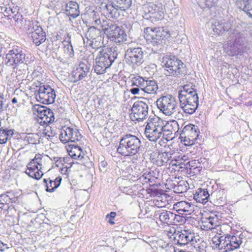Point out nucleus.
Masks as SVG:
<instances>
[{"instance_id": "a211bd4d", "label": "nucleus", "mask_w": 252, "mask_h": 252, "mask_svg": "<svg viewBox=\"0 0 252 252\" xmlns=\"http://www.w3.org/2000/svg\"><path fill=\"white\" fill-rule=\"evenodd\" d=\"M82 138L81 134L78 129L75 127L64 126L61 129L60 139L63 143L67 142H76Z\"/></svg>"}, {"instance_id": "3c124183", "label": "nucleus", "mask_w": 252, "mask_h": 252, "mask_svg": "<svg viewBox=\"0 0 252 252\" xmlns=\"http://www.w3.org/2000/svg\"><path fill=\"white\" fill-rule=\"evenodd\" d=\"M187 183H180L179 185L176 186L175 189L178 192H182L187 190Z\"/></svg>"}, {"instance_id": "f704fd0d", "label": "nucleus", "mask_w": 252, "mask_h": 252, "mask_svg": "<svg viewBox=\"0 0 252 252\" xmlns=\"http://www.w3.org/2000/svg\"><path fill=\"white\" fill-rule=\"evenodd\" d=\"M225 240L226 236H215L213 238V243L216 245V247L219 250L223 251L225 252Z\"/></svg>"}, {"instance_id": "6ab92c4d", "label": "nucleus", "mask_w": 252, "mask_h": 252, "mask_svg": "<svg viewBox=\"0 0 252 252\" xmlns=\"http://www.w3.org/2000/svg\"><path fill=\"white\" fill-rule=\"evenodd\" d=\"M26 32L31 35L33 42L37 46L40 45L46 40L45 32L37 23L29 22V27L26 30Z\"/></svg>"}, {"instance_id": "dca6fc26", "label": "nucleus", "mask_w": 252, "mask_h": 252, "mask_svg": "<svg viewBox=\"0 0 252 252\" xmlns=\"http://www.w3.org/2000/svg\"><path fill=\"white\" fill-rule=\"evenodd\" d=\"M131 110L130 117L132 121H143L148 117L149 107L145 102L142 101L135 102Z\"/></svg>"}, {"instance_id": "de8ad7c7", "label": "nucleus", "mask_w": 252, "mask_h": 252, "mask_svg": "<svg viewBox=\"0 0 252 252\" xmlns=\"http://www.w3.org/2000/svg\"><path fill=\"white\" fill-rule=\"evenodd\" d=\"M42 134L44 136L47 137V139H51L54 136L55 133L53 132L50 126H47L43 130Z\"/></svg>"}, {"instance_id": "f257e3e1", "label": "nucleus", "mask_w": 252, "mask_h": 252, "mask_svg": "<svg viewBox=\"0 0 252 252\" xmlns=\"http://www.w3.org/2000/svg\"><path fill=\"white\" fill-rule=\"evenodd\" d=\"M143 149L141 140L138 137L127 134L121 138L117 151L123 156H129L134 163L140 158L139 153L142 152Z\"/></svg>"}, {"instance_id": "052dcab7", "label": "nucleus", "mask_w": 252, "mask_h": 252, "mask_svg": "<svg viewBox=\"0 0 252 252\" xmlns=\"http://www.w3.org/2000/svg\"><path fill=\"white\" fill-rule=\"evenodd\" d=\"M181 219V216H180V217H179V218H175V220H177L178 221H179V220H179V219Z\"/></svg>"}, {"instance_id": "9d476101", "label": "nucleus", "mask_w": 252, "mask_h": 252, "mask_svg": "<svg viewBox=\"0 0 252 252\" xmlns=\"http://www.w3.org/2000/svg\"><path fill=\"white\" fill-rule=\"evenodd\" d=\"M229 32V39L225 45V49L229 55L234 56L239 52L243 42V35L235 29L231 30Z\"/></svg>"}, {"instance_id": "79ce46f5", "label": "nucleus", "mask_w": 252, "mask_h": 252, "mask_svg": "<svg viewBox=\"0 0 252 252\" xmlns=\"http://www.w3.org/2000/svg\"><path fill=\"white\" fill-rule=\"evenodd\" d=\"M152 15H150V18H153L157 20H160L163 18L164 10L161 6H158V8L154 9Z\"/></svg>"}, {"instance_id": "cd10ccee", "label": "nucleus", "mask_w": 252, "mask_h": 252, "mask_svg": "<svg viewBox=\"0 0 252 252\" xmlns=\"http://www.w3.org/2000/svg\"><path fill=\"white\" fill-rule=\"evenodd\" d=\"M40 116L37 119V122L40 125H48L49 124L53 122L55 120L54 113L52 110L49 108L46 109L42 114H40Z\"/></svg>"}, {"instance_id": "412c9836", "label": "nucleus", "mask_w": 252, "mask_h": 252, "mask_svg": "<svg viewBox=\"0 0 252 252\" xmlns=\"http://www.w3.org/2000/svg\"><path fill=\"white\" fill-rule=\"evenodd\" d=\"M154 217L159 220L162 223L173 224L176 223L175 218H179L180 215L166 210H158L155 212Z\"/></svg>"}, {"instance_id": "9b49d317", "label": "nucleus", "mask_w": 252, "mask_h": 252, "mask_svg": "<svg viewBox=\"0 0 252 252\" xmlns=\"http://www.w3.org/2000/svg\"><path fill=\"white\" fill-rule=\"evenodd\" d=\"M103 33L101 30L94 26L88 28L83 38L84 43L94 49H98L102 44Z\"/></svg>"}, {"instance_id": "5701e85b", "label": "nucleus", "mask_w": 252, "mask_h": 252, "mask_svg": "<svg viewBox=\"0 0 252 252\" xmlns=\"http://www.w3.org/2000/svg\"><path fill=\"white\" fill-rule=\"evenodd\" d=\"M225 236V252L239 248L242 243V238L240 236L227 234Z\"/></svg>"}, {"instance_id": "ea45409f", "label": "nucleus", "mask_w": 252, "mask_h": 252, "mask_svg": "<svg viewBox=\"0 0 252 252\" xmlns=\"http://www.w3.org/2000/svg\"><path fill=\"white\" fill-rule=\"evenodd\" d=\"M203 223L206 224V226L208 229H213L218 225V218L216 216L207 218H206V220L203 221Z\"/></svg>"}, {"instance_id": "e2e57ef3", "label": "nucleus", "mask_w": 252, "mask_h": 252, "mask_svg": "<svg viewBox=\"0 0 252 252\" xmlns=\"http://www.w3.org/2000/svg\"><path fill=\"white\" fill-rule=\"evenodd\" d=\"M11 12H12V13H13V12L12 11V9H11Z\"/></svg>"}, {"instance_id": "b1692460", "label": "nucleus", "mask_w": 252, "mask_h": 252, "mask_svg": "<svg viewBox=\"0 0 252 252\" xmlns=\"http://www.w3.org/2000/svg\"><path fill=\"white\" fill-rule=\"evenodd\" d=\"M89 71V68L84 63H80L75 70L72 72V76L74 79V82L83 80L87 76Z\"/></svg>"}, {"instance_id": "f03ea898", "label": "nucleus", "mask_w": 252, "mask_h": 252, "mask_svg": "<svg viewBox=\"0 0 252 252\" xmlns=\"http://www.w3.org/2000/svg\"><path fill=\"white\" fill-rule=\"evenodd\" d=\"M6 64L12 66L15 72H19V75L26 73L29 60L21 47H16L9 50L6 55Z\"/></svg>"}, {"instance_id": "aec40b11", "label": "nucleus", "mask_w": 252, "mask_h": 252, "mask_svg": "<svg viewBox=\"0 0 252 252\" xmlns=\"http://www.w3.org/2000/svg\"><path fill=\"white\" fill-rule=\"evenodd\" d=\"M180 106L183 112L187 114H193L198 106V97L189 99H179Z\"/></svg>"}, {"instance_id": "c756f323", "label": "nucleus", "mask_w": 252, "mask_h": 252, "mask_svg": "<svg viewBox=\"0 0 252 252\" xmlns=\"http://www.w3.org/2000/svg\"><path fill=\"white\" fill-rule=\"evenodd\" d=\"M209 197L207 189H198L194 194V199L198 202L204 204L206 203Z\"/></svg>"}, {"instance_id": "4d7b16f0", "label": "nucleus", "mask_w": 252, "mask_h": 252, "mask_svg": "<svg viewBox=\"0 0 252 252\" xmlns=\"http://www.w3.org/2000/svg\"><path fill=\"white\" fill-rule=\"evenodd\" d=\"M4 245L0 241V252H4Z\"/></svg>"}, {"instance_id": "ddd939ff", "label": "nucleus", "mask_w": 252, "mask_h": 252, "mask_svg": "<svg viewBox=\"0 0 252 252\" xmlns=\"http://www.w3.org/2000/svg\"><path fill=\"white\" fill-rule=\"evenodd\" d=\"M43 157L40 154H36L34 158L28 163L26 173L30 177L39 179L43 175Z\"/></svg>"}, {"instance_id": "f3484780", "label": "nucleus", "mask_w": 252, "mask_h": 252, "mask_svg": "<svg viewBox=\"0 0 252 252\" xmlns=\"http://www.w3.org/2000/svg\"><path fill=\"white\" fill-rule=\"evenodd\" d=\"M199 131L197 126L189 124L186 126L180 134V139L186 146L194 144L199 136Z\"/></svg>"}, {"instance_id": "c9c22d12", "label": "nucleus", "mask_w": 252, "mask_h": 252, "mask_svg": "<svg viewBox=\"0 0 252 252\" xmlns=\"http://www.w3.org/2000/svg\"><path fill=\"white\" fill-rule=\"evenodd\" d=\"M23 140L29 144L35 145L39 143V136L36 133H27L24 134Z\"/></svg>"}, {"instance_id": "603ef678", "label": "nucleus", "mask_w": 252, "mask_h": 252, "mask_svg": "<svg viewBox=\"0 0 252 252\" xmlns=\"http://www.w3.org/2000/svg\"><path fill=\"white\" fill-rule=\"evenodd\" d=\"M147 11H145L147 13H149L150 15H152L153 13V11H154V9H155L158 8V5L154 4H151L148 5L147 7Z\"/></svg>"}, {"instance_id": "c85d7f7f", "label": "nucleus", "mask_w": 252, "mask_h": 252, "mask_svg": "<svg viewBox=\"0 0 252 252\" xmlns=\"http://www.w3.org/2000/svg\"><path fill=\"white\" fill-rule=\"evenodd\" d=\"M236 5L252 18V0H237Z\"/></svg>"}, {"instance_id": "4be33fe9", "label": "nucleus", "mask_w": 252, "mask_h": 252, "mask_svg": "<svg viewBox=\"0 0 252 252\" xmlns=\"http://www.w3.org/2000/svg\"><path fill=\"white\" fill-rule=\"evenodd\" d=\"M195 86L192 84H188L184 85L179 92V99H189L191 98H198V94Z\"/></svg>"}, {"instance_id": "7ed1b4c3", "label": "nucleus", "mask_w": 252, "mask_h": 252, "mask_svg": "<svg viewBox=\"0 0 252 252\" xmlns=\"http://www.w3.org/2000/svg\"><path fill=\"white\" fill-rule=\"evenodd\" d=\"M118 55V48L115 46L107 48L99 52L95 58V63L94 65V71L97 74H102L105 72L117 58Z\"/></svg>"}, {"instance_id": "0e129e2a", "label": "nucleus", "mask_w": 252, "mask_h": 252, "mask_svg": "<svg viewBox=\"0 0 252 252\" xmlns=\"http://www.w3.org/2000/svg\"><path fill=\"white\" fill-rule=\"evenodd\" d=\"M189 166L190 165V162H189Z\"/></svg>"}, {"instance_id": "e433bc0d", "label": "nucleus", "mask_w": 252, "mask_h": 252, "mask_svg": "<svg viewBox=\"0 0 252 252\" xmlns=\"http://www.w3.org/2000/svg\"><path fill=\"white\" fill-rule=\"evenodd\" d=\"M13 134V130L12 129H0V144L5 143L8 138L12 136Z\"/></svg>"}, {"instance_id": "6e6552de", "label": "nucleus", "mask_w": 252, "mask_h": 252, "mask_svg": "<svg viewBox=\"0 0 252 252\" xmlns=\"http://www.w3.org/2000/svg\"><path fill=\"white\" fill-rule=\"evenodd\" d=\"M132 4V0H117V4L108 3L102 8L106 14L114 19L118 18L121 13L129 8Z\"/></svg>"}, {"instance_id": "bf43d9fd", "label": "nucleus", "mask_w": 252, "mask_h": 252, "mask_svg": "<svg viewBox=\"0 0 252 252\" xmlns=\"http://www.w3.org/2000/svg\"><path fill=\"white\" fill-rule=\"evenodd\" d=\"M182 159L183 160L185 161V160L187 159V158H186V157L185 156H183V157L182 158Z\"/></svg>"}, {"instance_id": "f8f14e48", "label": "nucleus", "mask_w": 252, "mask_h": 252, "mask_svg": "<svg viewBox=\"0 0 252 252\" xmlns=\"http://www.w3.org/2000/svg\"><path fill=\"white\" fill-rule=\"evenodd\" d=\"M126 63L132 67L140 65L144 62V52L140 47L128 48L125 52Z\"/></svg>"}, {"instance_id": "37998d69", "label": "nucleus", "mask_w": 252, "mask_h": 252, "mask_svg": "<svg viewBox=\"0 0 252 252\" xmlns=\"http://www.w3.org/2000/svg\"><path fill=\"white\" fill-rule=\"evenodd\" d=\"M47 108L39 104H35L32 106V112L34 115H37L38 118L40 116V114H42L43 112L46 110Z\"/></svg>"}, {"instance_id": "0eeeda50", "label": "nucleus", "mask_w": 252, "mask_h": 252, "mask_svg": "<svg viewBox=\"0 0 252 252\" xmlns=\"http://www.w3.org/2000/svg\"><path fill=\"white\" fill-rule=\"evenodd\" d=\"M156 103L159 111L166 116H172L178 110L176 99L171 95L161 96Z\"/></svg>"}, {"instance_id": "4468645a", "label": "nucleus", "mask_w": 252, "mask_h": 252, "mask_svg": "<svg viewBox=\"0 0 252 252\" xmlns=\"http://www.w3.org/2000/svg\"><path fill=\"white\" fill-rule=\"evenodd\" d=\"M174 243L179 246H185L189 243L197 242L199 240L198 235H195L193 230L190 229H184L178 233H174Z\"/></svg>"}, {"instance_id": "864d4df0", "label": "nucleus", "mask_w": 252, "mask_h": 252, "mask_svg": "<svg viewBox=\"0 0 252 252\" xmlns=\"http://www.w3.org/2000/svg\"><path fill=\"white\" fill-rule=\"evenodd\" d=\"M129 92L133 94H140V92L141 91L140 88L136 87L130 89Z\"/></svg>"}, {"instance_id": "5fc2aeb1", "label": "nucleus", "mask_w": 252, "mask_h": 252, "mask_svg": "<svg viewBox=\"0 0 252 252\" xmlns=\"http://www.w3.org/2000/svg\"><path fill=\"white\" fill-rule=\"evenodd\" d=\"M3 97L0 96V113L3 110Z\"/></svg>"}, {"instance_id": "2f4dec72", "label": "nucleus", "mask_w": 252, "mask_h": 252, "mask_svg": "<svg viewBox=\"0 0 252 252\" xmlns=\"http://www.w3.org/2000/svg\"><path fill=\"white\" fill-rule=\"evenodd\" d=\"M62 179L60 177L56 178L54 180L50 179H44V182L46 184V190L48 192H53L60 185Z\"/></svg>"}, {"instance_id": "c03bdc74", "label": "nucleus", "mask_w": 252, "mask_h": 252, "mask_svg": "<svg viewBox=\"0 0 252 252\" xmlns=\"http://www.w3.org/2000/svg\"><path fill=\"white\" fill-rule=\"evenodd\" d=\"M200 6L204 7H211L216 2L217 0H196Z\"/></svg>"}, {"instance_id": "39448f33", "label": "nucleus", "mask_w": 252, "mask_h": 252, "mask_svg": "<svg viewBox=\"0 0 252 252\" xmlns=\"http://www.w3.org/2000/svg\"><path fill=\"white\" fill-rule=\"evenodd\" d=\"M101 27L110 40L119 43L126 40V34L125 31L112 21L109 19L103 20Z\"/></svg>"}, {"instance_id": "1a4fd4ad", "label": "nucleus", "mask_w": 252, "mask_h": 252, "mask_svg": "<svg viewBox=\"0 0 252 252\" xmlns=\"http://www.w3.org/2000/svg\"><path fill=\"white\" fill-rule=\"evenodd\" d=\"M145 38L153 43V45H158L162 43L165 38L170 36L169 31L162 27L151 28L145 29Z\"/></svg>"}, {"instance_id": "6e6d98bb", "label": "nucleus", "mask_w": 252, "mask_h": 252, "mask_svg": "<svg viewBox=\"0 0 252 252\" xmlns=\"http://www.w3.org/2000/svg\"><path fill=\"white\" fill-rule=\"evenodd\" d=\"M165 140L163 138L160 139L158 142V144L161 146L165 147L166 144V142L165 141Z\"/></svg>"}, {"instance_id": "72a5a7b5", "label": "nucleus", "mask_w": 252, "mask_h": 252, "mask_svg": "<svg viewBox=\"0 0 252 252\" xmlns=\"http://www.w3.org/2000/svg\"><path fill=\"white\" fill-rule=\"evenodd\" d=\"M172 153L171 152H164L159 153L157 157V164L158 166H162L167 163L172 158Z\"/></svg>"}, {"instance_id": "49530a36", "label": "nucleus", "mask_w": 252, "mask_h": 252, "mask_svg": "<svg viewBox=\"0 0 252 252\" xmlns=\"http://www.w3.org/2000/svg\"><path fill=\"white\" fill-rule=\"evenodd\" d=\"M16 198H11L8 195L6 194H1L0 195V204L4 205L7 203L8 201L11 200V202H15Z\"/></svg>"}, {"instance_id": "13d9d810", "label": "nucleus", "mask_w": 252, "mask_h": 252, "mask_svg": "<svg viewBox=\"0 0 252 252\" xmlns=\"http://www.w3.org/2000/svg\"><path fill=\"white\" fill-rule=\"evenodd\" d=\"M11 101L13 103H15L17 102V99L16 98L14 97L12 99Z\"/></svg>"}, {"instance_id": "4c0bfd02", "label": "nucleus", "mask_w": 252, "mask_h": 252, "mask_svg": "<svg viewBox=\"0 0 252 252\" xmlns=\"http://www.w3.org/2000/svg\"><path fill=\"white\" fill-rule=\"evenodd\" d=\"M146 80L144 79L143 77L139 76H136L133 77L131 79V86L137 87L141 89L142 92L144 86H145V83Z\"/></svg>"}, {"instance_id": "473e14b6", "label": "nucleus", "mask_w": 252, "mask_h": 252, "mask_svg": "<svg viewBox=\"0 0 252 252\" xmlns=\"http://www.w3.org/2000/svg\"><path fill=\"white\" fill-rule=\"evenodd\" d=\"M174 208L178 209L177 211L180 214H183L184 212L189 214L192 211V206L189 203L186 201L177 202L175 204Z\"/></svg>"}, {"instance_id": "a19ab883", "label": "nucleus", "mask_w": 252, "mask_h": 252, "mask_svg": "<svg viewBox=\"0 0 252 252\" xmlns=\"http://www.w3.org/2000/svg\"><path fill=\"white\" fill-rule=\"evenodd\" d=\"M81 154V149L79 146H75L69 152V156L74 159H82L83 156Z\"/></svg>"}, {"instance_id": "a878e982", "label": "nucleus", "mask_w": 252, "mask_h": 252, "mask_svg": "<svg viewBox=\"0 0 252 252\" xmlns=\"http://www.w3.org/2000/svg\"><path fill=\"white\" fill-rule=\"evenodd\" d=\"M231 24L228 22L215 21L212 25L213 32L217 34H222L231 29Z\"/></svg>"}, {"instance_id": "20e7f679", "label": "nucleus", "mask_w": 252, "mask_h": 252, "mask_svg": "<svg viewBox=\"0 0 252 252\" xmlns=\"http://www.w3.org/2000/svg\"><path fill=\"white\" fill-rule=\"evenodd\" d=\"M162 65L166 75L179 77L186 73V66L183 62L175 56L166 55L162 59Z\"/></svg>"}, {"instance_id": "393cba45", "label": "nucleus", "mask_w": 252, "mask_h": 252, "mask_svg": "<svg viewBox=\"0 0 252 252\" xmlns=\"http://www.w3.org/2000/svg\"><path fill=\"white\" fill-rule=\"evenodd\" d=\"M178 126L179 125L175 121H173L169 126H168V129H166V126H163V130L161 136L166 142L172 140L174 137L175 133L179 129Z\"/></svg>"}, {"instance_id": "2eb2a0df", "label": "nucleus", "mask_w": 252, "mask_h": 252, "mask_svg": "<svg viewBox=\"0 0 252 252\" xmlns=\"http://www.w3.org/2000/svg\"><path fill=\"white\" fill-rule=\"evenodd\" d=\"M37 90V93L35 94L36 99L43 104L53 103L56 97L55 90L49 85H42Z\"/></svg>"}, {"instance_id": "58836bf2", "label": "nucleus", "mask_w": 252, "mask_h": 252, "mask_svg": "<svg viewBox=\"0 0 252 252\" xmlns=\"http://www.w3.org/2000/svg\"><path fill=\"white\" fill-rule=\"evenodd\" d=\"M63 44V51L64 56H66V58H68L73 57L74 56V51L70 42L64 41Z\"/></svg>"}, {"instance_id": "bb28decb", "label": "nucleus", "mask_w": 252, "mask_h": 252, "mask_svg": "<svg viewBox=\"0 0 252 252\" xmlns=\"http://www.w3.org/2000/svg\"><path fill=\"white\" fill-rule=\"evenodd\" d=\"M65 12L66 15L73 18H76L80 15L78 4L75 1H69L65 5Z\"/></svg>"}, {"instance_id": "a18cd8bd", "label": "nucleus", "mask_w": 252, "mask_h": 252, "mask_svg": "<svg viewBox=\"0 0 252 252\" xmlns=\"http://www.w3.org/2000/svg\"><path fill=\"white\" fill-rule=\"evenodd\" d=\"M88 14L92 18L94 24L95 25H98L99 24L102 23L99 18H98V14L97 12L95 11L94 10H93Z\"/></svg>"}, {"instance_id": "7c9ffc66", "label": "nucleus", "mask_w": 252, "mask_h": 252, "mask_svg": "<svg viewBox=\"0 0 252 252\" xmlns=\"http://www.w3.org/2000/svg\"><path fill=\"white\" fill-rule=\"evenodd\" d=\"M158 86L157 82L154 80H146L145 86H144L142 92L148 94H155L158 90Z\"/></svg>"}, {"instance_id": "423d86ee", "label": "nucleus", "mask_w": 252, "mask_h": 252, "mask_svg": "<svg viewBox=\"0 0 252 252\" xmlns=\"http://www.w3.org/2000/svg\"><path fill=\"white\" fill-rule=\"evenodd\" d=\"M163 130V123L158 118H148L144 134L149 140L156 142L161 137Z\"/></svg>"}, {"instance_id": "09e8293b", "label": "nucleus", "mask_w": 252, "mask_h": 252, "mask_svg": "<svg viewBox=\"0 0 252 252\" xmlns=\"http://www.w3.org/2000/svg\"><path fill=\"white\" fill-rule=\"evenodd\" d=\"M12 19L14 20L16 25L20 26L23 22V18L20 13L17 12L12 16Z\"/></svg>"}, {"instance_id": "680f3d73", "label": "nucleus", "mask_w": 252, "mask_h": 252, "mask_svg": "<svg viewBox=\"0 0 252 252\" xmlns=\"http://www.w3.org/2000/svg\"><path fill=\"white\" fill-rule=\"evenodd\" d=\"M105 163H106L105 162H102L101 163V165H102V166H104L105 165Z\"/></svg>"}, {"instance_id": "8fccbe9b", "label": "nucleus", "mask_w": 252, "mask_h": 252, "mask_svg": "<svg viewBox=\"0 0 252 252\" xmlns=\"http://www.w3.org/2000/svg\"><path fill=\"white\" fill-rule=\"evenodd\" d=\"M116 216V213L114 212H111L110 214L107 215L106 219L107 221L111 224H114V221L113 220V219Z\"/></svg>"}]
</instances>
